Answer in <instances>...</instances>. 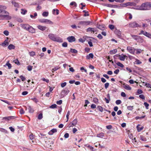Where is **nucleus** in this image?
<instances>
[{
	"instance_id": "f257e3e1",
	"label": "nucleus",
	"mask_w": 151,
	"mask_h": 151,
	"mask_svg": "<svg viewBox=\"0 0 151 151\" xmlns=\"http://www.w3.org/2000/svg\"><path fill=\"white\" fill-rule=\"evenodd\" d=\"M135 9L142 10H150L151 9V3L146 2L143 3L139 7Z\"/></svg>"
},
{
	"instance_id": "f03ea898",
	"label": "nucleus",
	"mask_w": 151,
	"mask_h": 151,
	"mask_svg": "<svg viewBox=\"0 0 151 151\" xmlns=\"http://www.w3.org/2000/svg\"><path fill=\"white\" fill-rule=\"evenodd\" d=\"M49 38L52 40L60 42H63V40L60 37H56L55 35L52 34H50L48 35Z\"/></svg>"
},
{
	"instance_id": "7ed1b4c3",
	"label": "nucleus",
	"mask_w": 151,
	"mask_h": 151,
	"mask_svg": "<svg viewBox=\"0 0 151 151\" xmlns=\"http://www.w3.org/2000/svg\"><path fill=\"white\" fill-rule=\"evenodd\" d=\"M3 13L4 15L0 14V17H3L1 19H6V20H10L11 19V17L9 15V13L6 11H3Z\"/></svg>"
},
{
	"instance_id": "20e7f679",
	"label": "nucleus",
	"mask_w": 151,
	"mask_h": 151,
	"mask_svg": "<svg viewBox=\"0 0 151 151\" xmlns=\"http://www.w3.org/2000/svg\"><path fill=\"white\" fill-rule=\"evenodd\" d=\"M91 22L90 21H82L79 22L78 27L80 28L81 26H87L89 25Z\"/></svg>"
},
{
	"instance_id": "39448f33",
	"label": "nucleus",
	"mask_w": 151,
	"mask_h": 151,
	"mask_svg": "<svg viewBox=\"0 0 151 151\" xmlns=\"http://www.w3.org/2000/svg\"><path fill=\"white\" fill-rule=\"evenodd\" d=\"M39 21L41 23H44L46 24H53V22L50 20L45 19H39Z\"/></svg>"
},
{
	"instance_id": "423d86ee",
	"label": "nucleus",
	"mask_w": 151,
	"mask_h": 151,
	"mask_svg": "<svg viewBox=\"0 0 151 151\" xmlns=\"http://www.w3.org/2000/svg\"><path fill=\"white\" fill-rule=\"evenodd\" d=\"M129 27L133 28L141 27V26L139 24L136 22L130 23L129 24Z\"/></svg>"
},
{
	"instance_id": "0eeeda50",
	"label": "nucleus",
	"mask_w": 151,
	"mask_h": 151,
	"mask_svg": "<svg viewBox=\"0 0 151 151\" xmlns=\"http://www.w3.org/2000/svg\"><path fill=\"white\" fill-rule=\"evenodd\" d=\"M69 92L70 91L68 88H65L64 90L62 91L61 95L62 96H63V97H64L68 94Z\"/></svg>"
},
{
	"instance_id": "6e6552de",
	"label": "nucleus",
	"mask_w": 151,
	"mask_h": 151,
	"mask_svg": "<svg viewBox=\"0 0 151 151\" xmlns=\"http://www.w3.org/2000/svg\"><path fill=\"white\" fill-rule=\"evenodd\" d=\"M14 119L15 117L14 116H9L4 117L2 119L5 120V121L4 122H8L11 119Z\"/></svg>"
},
{
	"instance_id": "1a4fd4ad",
	"label": "nucleus",
	"mask_w": 151,
	"mask_h": 151,
	"mask_svg": "<svg viewBox=\"0 0 151 151\" xmlns=\"http://www.w3.org/2000/svg\"><path fill=\"white\" fill-rule=\"evenodd\" d=\"M127 50L131 53L133 54L135 52V49L134 48L131 47H127Z\"/></svg>"
},
{
	"instance_id": "9d476101",
	"label": "nucleus",
	"mask_w": 151,
	"mask_h": 151,
	"mask_svg": "<svg viewBox=\"0 0 151 151\" xmlns=\"http://www.w3.org/2000/svg\"><path fill=\"white\" fill-rule=\"evenodd\" d=\"M29 24H20V26L21 27L27 30L29 27Z\"/></svg>"
},
{
	"instance_id": "9b49d317",
	"label": "nucleus",
	"mask_w": 151,
	"mask_h": 151,
	"mask_svg": "<svg viewBox=\"0 0 151 151\" xmlns=\"http://www.w3.org/2000/svg\"><path fill=\"white\" fill-rule=\"evenodd\" d=\"M67 40L70 42H74L76 40L74 37L73 36L69 37L67 38Z\"/></svg>"
},
{
	"instance_id": "f8f14e48",
	"label": "nucleus",
	"mask_w": 151,
	"mask_h": 151,
	"mask_svg": "<svg viewBox=\"0 0 151 151\" xmlns=\"http://www.w3.org/2000/svg\"><path fill=\"white\" fill-rule=\"evenodd\" d=\"M126 57H127L126 55H124L123 54L118 55L119 59L122 61H124Z\"/></svg>"
},
{
	"instance_id": "ddd939ff",
	"label": "nucleus",
	"mask_w": 151,
	"mask_h": 151,
	"mask_svg": "<svg viewBox=\"0 0 151 151\" xmlns=\"http://www.w3.org/2000/svg\"><path fill=\"white\" fill-rule=\"evenodd\" d=\"M9 44V42H8V39L7 38V39H6L3 43H1L0 45L3 47H6L8 46Z\"/></svg>"
},
{
	"instance_id": "4468645a",
	"label": "nucleus",
	"mask_w": 151,
	"mask_h": 151,
	"mask_svg": "<svg viewBox=\"0 0 151 151\" xmlns=\"http://www.w3.org/2000/svg\"><path fill=\"white\" fill-rule=\"evenodd\" d=\"M57 130L56 129L54 128L50 130L48 132V134L50 135H52L54 133L56 132Z\"/></svg>"
},
{
	"instance_id": "2eb2a0df",
	"label": "nucleus",
	"mask_w": 151,
	"mask_h": 151,
	"mask_svg": "<svg viewBox=\"0 0 151 151\" xmlns=\"http://www.w3.org/2000/svg\"><path fill=\"white\" fill-rule=\"evenodd\" d=\"M144 128V127L140 124H138L137 126V129L138 132H140Z\"/></svg>"
},
{
	"instance_id": "dca6fc26",
	"label": "nucleus",
	"mask_w": 151,
	"mask_h": 151,
	"mask_svg": "<svg viewBox=\"0 0 151 151\" xmlns=\"http://www.w3.org/2000/svg\"><path fill=\"white\" fill-rule=\"evenodd\" d=\"M86 31L87 32H91L94 33V32H96L97 30L93 28L89 27L87 29Z\"/></svg>"
},
{
	"instance_id": "f3484780",
	"label": "nucleus",
	"mask_w": 151,
	"mask_h": 151,
	"mask_svg": "<svg viewBox=\"0 0 151 151\" xmlns=\"http://www.w3.org/2000/svg\"><path fill=\"white\" fill-rule=\"evenodd\" d=\"M123 87L125 89L128 90H130L132 89V88L129 85L124 84L123 85Z\"/></svg>"
},
{
	"instance_id": "a211bd4d",
	"label": "nucleus",
	"mask_w": 151,
	"mask_h": 151,
	"mask_svg": "<svg viewBox=\"0 0 151 151\" xmlns=\"http://www.w3.org/2000/svg\"><path fill=\"white\" fill-rule=\"evenodd\" d=\"M6 66L8 67L9 69H11V68L12 66L11 64L9 63V61H7L5 65H4V67H6Z\"/></svg>"
},
{
	"instance_id": "6ab92c4d",
	"label": "nucleus",
	"mask_w": 151,
	"mask_h": 151,
	"mask_svg": "<svg viewBox=\"0 0 151 151\" xmlns=\"http://www.w3.org/2000/svg\"><path fill=\"white\" fill-rule=\"evenodd\" d=\"M97 109L99 111H101V112H103V111L104 110V111H108L109 112V113H110V111H108L107 110H106L105 109H103V107L102 106H98L97 107Z\"/></svg>"
},
{
	"instance_id": "aec40b11",
	"label": "nucleus",
	"mask_w": 151,
	"mask_h": 151,
	"mask_svg": "<svg viewBox=\"0 0 151 151\" xmlns=\"http://www.w3.org/2000/svg\"><path fill=\"white\" fill-rule=\"evenodd\" d=\"M37 27L38 29L42 31H44L47 28L46 27L40 25H38Z\"/></svg>"
},
{
	"instance_id": "412c9836",
	"label": "nucleus",
	"mask_w": 151,
	"mask_h": 151,
	"mask_svg": "<svg viewBox=\"0 0 151 151\" xmlns=\"http://www.w3.org/2000/svg\"><path fill=\"white\" fill-rule=\"evenodd\" d=\"M131 36L134 39L136 40H138L139 39H140V36H138L137 35H131Z\"/></svg>"
},
{
	"instance_id": "4be33fe9",
	"label": "nucleus",
	"mask_w": 151,
	"mask_h": 151,
	"mask_svg": "<svg viewBox=\"0 0 151 151\" xmlns=\"http://www.w3.org/2000/svg\"><path fill=\"white\" fill-rule=\"evenodd\" d=\"M27 31L33 33L35 32V30L31 26L29 25Z\"/></svg>"
},
{
	"instance_id": "5701e85b",
	"label": "nucleus",
	"mask_w": 151,
	"mask_h": 151,
	"mask_svg": "<svg viewBox=\"0 0 151 151\" xmlns=\"http://www.w3.org/2000/svg\"><path fill=\"white\" fill-rule=\"evenodd\" d=\"M93 53H90L86 56V58L87 59H89L90 58H93Z\"/></svg>"
},
{
	"instance_id": "b1692460",
	"label": "nucleus",
	"mask_w": 151,
	"mask_h": 151,
	"mask_svg": "<svg viewBox=\"0 0 151 151\" xmlns=\"http://www.w3.org/2000/svg\"><path fill=\"white\" fill-rule=\"evenodd\" d=\"M6 6L2 5H0V13L3 12V9H6Z\"/></svg>"
},
{
	"instance_id": "393cba45",
	"label": "nucleus",
	"mask_w": 151,
	"mask_h": 151,
	"mask_svg": "<svg viewBox=\"0 0 151 151\" xmlns=\"http://www.w3.org/2000/svg\"><path fill=\"white\" fill-rule=\"evenodd\" d=\"M104 136V133L102 132H100L99 134H98L97 135V137L102 138Z\"/></svg>"
},
{
	"instance_id": "a878e982",
	"label": "nucleus",
	"mask_w": 151,
	"mask_h": 151,
	"mask_svg": "<svg viewBox=\"0 0 151 151\" xmlns=\"http://www.w3.org/2000/svg\"><path fill=\"white\" fill-rule=\"evenodd\" d=\"M15 47V46L13 44H10L8 47V48L9 50H11L12 49H14Z\"/></svg>"
},
{
	"instance_id": "bb28decb",
	"label": "nucleus",
	"mask_w": 151,
	"mask_h": 151,
	"mask_svg": "<svg viewBox=\"0 0 151 151\" xmlns=\"http://www.w3.org/2000/svg\"><path fill=\"white\" fill-rule=\"evenodd\" d=\"M118 36H120L121 32L117 29L115 30L114 32Z\"/></svg>"
},
{
	"instance_id": "cd10ccee",
	"label": "nucleus",
	"mask_w": 151,
	"mask_h": 151,
	"mask_svg": "<svg viewBox=\"0 0 151 151\" xmlns=\"http://www.w3.org/2000/svg\"><path fill=\"white\" fill-rule=\"evenodd\" d=\"M144 35L147 37L148 38L151 39V35L149 33L145 32Z\"/></svg>"
},
{
	"instance_id": "c85d7f7f",
	"label": "nucleus",
	"mask_w": 151,
	"mask_h": 151,
	"mask_svg": "<svg viewBox=\"0 0 151 151\" xmlns=\"http://www.w3.org/2000/svg\"><path fill=\"white\" fill-rule=\"evenodd\" d=\"M140 139L143 141H146L147 140L146 138L142 135L140 136Z\"/></svg>"
},
{
	"instance_id": "c756f323",
	"label": "nucleus",
	"mask_w": 151,
	"mask_h": 151,
	"mask_svg": "<svg viewBox=\"0 0 151 151\" xmlns=\"http://www.w3.org/2000/svg\"><path fill=\"white\" fill-rule=\"evenodd\" d=\"M117 50L116 49H114L113 50H111L110 51L109 53L113 55V54H115L116 53V52H117Z\"/></svg>"
},
{
	"instance_id": "7c9ffc66",
	"label": "nucleus",
	"mask_w": 151,
	"mask_h": 151,
	"mask_svg": "<svg viewBox=\"0 0 151 151\" xmlns=\"http://www.w3.org/2000/svg\"><path fill=\"white\" fill-rule=\"evenodd\" d=\"M53 13L55 15H58L59 13V10L57 9H53Z\"/></svg>"
},
{
	"instance_id": "2f4dec72",
	"label": "nucleus",
	"mask_w": 151,
	"mask_h": 151,
	"mask_svg": "<svg viewBox=\"0 0 151 151\" xmlns=\"http://www.w3.org/2000/svg\"><path fill=\"white\" fill-rule=\"evenodd\" d=\"M97 27L102 30H104L105 29V28L104 26H103L100 25V24L98 25Z\"/></svg>"
},
{
	"instance_id": "473e14b6",
	"label": "nucleus",
	"mask_w": 151,
	"mask_h": 151,
	"mask_svg": "<svg viewBox=\"0 0 151 151\" xmlns=\"http://www.w3.org/2000/svg\"><path fill=\"white\" fill-rule=\"evenodd\" d=\"M12 3L14 5L15 7H19V5L18 3L15 2L14 1H12Z\"/></svg>"
},
{
	"instance_id": "72a5a7b5",
	"label": "nucleus",
	"mask_w": 151,
	"mask_h": 151,
	"mask_svg": "<svg viewBox=\"0 0 151 151\" xmlns=\"http://www.w3.org/2000/svg\"><path fill=\"white\" fill-rule=\"evenodd\" d=\"M48 12H44L42 14V15L45 17H47L48 15Z\"/></svg>"
},
{
	"instance_id": "f704fd0d",
	"label": "nucleus",
	"mask_w": 151,
	"mask_h": 151,
	"mask_svg": "<svg viewBox=\"0 0 151 151\" xmlns=\"http://www.w3.org/2000/svg\"><path fill=\"white\" fill-rule=\"evenodd\" d=\"M116 64L119 66L121 67V68H123L124 66L122 63L120 62H118L116 63Z\"/></svg>"
},
{
	"instance_id": "c9c22d12",
	"label": "nucleus",
	"mask_w": 151,
	"mask_h": 151,
	"mask_svg": "<svg viewBox=\"0 0 151 151\" xmlns=\"http://www.w3.org/2000/svg\"><path fill=\"white\" fill-rule=\"evenodd\" d=\"M28 109L29 110V112L30 113H33L34 112V110L33 109H32L30 106H29L28 108Z\"/></svg>"
},
{
	"instance_id": "e433bc0d",
	"label": "nucleus",
	"mask_w": 151,
	"mask_h": 151,
	"mask_svg": "<svg viewBox=\"0 0 151 151\" xmlns=\"http://www.w3.org/2000/svg\"><path fill=\"white\" fill-rule=\"evenodd\" d=\"M70 51L72 53H76L78 52V51L72 48H71L70 49Z\"/></svg>"
},
{
	"instance_id": "4c0bfd02",
	"label": "nucleus",
	"mask_w": 151,
	"mask_h": 151,
	"mask_svg": "<svg viewBox=\"0 0 151 151\" xmlns=\"http://www.w3.org/2000/svg\"><path fill=\"white\" fill-rule=\"evenodd\" d=\"M37 13L35 12L34 13V16L32 15L31 14L30 15V17L31 18H35L37 16Z\"/></svg>"
},
{
	"instance_id": "58836bf2",
	"label": "nucleus",
	"mask_w": 151,
	"mask_h": 151,
	"mask_svg": "<svg viewBox=\"0 0 151 151\" xmlns=\"http://www.w3.org/2000/svg\"><path fill=\"white\" fill-rule=\"evenodd\" d=\"M0 131L1 132H3L5 133H8V132L6 130L4 129H3V128H1L0 129Z\"/></svg>"
},
{
	"instance_id": "ea45409f",
	"label": "nucleus",
	"mask_w": 151,
	"mask_h": 151,
	"mask_svg": "<svg viewBox=\"0 0 151 151\" xmlns=\"http://www.w3.org/2000/svg\"><path fill=\"white\" fill-rule=\"evenodd\" d=\"M29 54L31 56H33L35 55V53L34 51H32L29 52Z\"/></svg>"
},
{
	"instance_id": "a19ab883",
	"label": "nucleus",
	"mask_w": 151,
	"mask_h": 151,
	"mask_svg": "<svg viewBox=\"0 0 151 151\" xmlns=\"http://www.w3.org/2000/svg\"><path fill=\"white\" fill-rule=\"evenodd\" d=\"M13 62L17 65H19L20 63L19 61L17 59H16L13 61Z\"/></svg>"
},
{
	"instance_id": "79ce46f5",
	"label": "nucleus",
	"mask_w": 151,
	"mask_h": 151,
	"mask_svg": "<svg viewBox=\"0 0 151 151\" xmlns=\"http://www.w3.org/2000/svg\"><path fill=\"white\" fill-rule=\"evenodd\" d=\"M70 5L71 6L74 5L75 7H76L77 6V4L76 3V2L74 1H73L71 2L70 4Z\"/></svg>"
},
{
	"instance_id": "37998d69",
	"label": "nucleus",
	"mask_w": 151,
	"mask_h": 151,
	"mask_svg": "<svg viewBox=\"0 0 151 151\" xmlns=\"http://www.w3.org/2000/svg\"><path fill=\"white\" fill-rule=\"evenodd\" d=\"M127 109L129 110H132L133 109V106H129L127 107Z\"/></svg>"
},
{
	"instance_id": "c03bdc74",
	"label": "nucleus",
	"mask_w": 151,
	"mask_h": 151,
	"mask_svg": "<svg viewBox=\"0 0 151 151\" xmlns=\"http://www.w3.org/2000/svg\"><path fill=\"white\" fill-rule=\"evenodd\" d=\"M109 28L111 30L114 29V26L113 24H109Z\"/></svg>"
},
{
	"instance_id": "a18cd8bd",
	"label": "nucleus",
	"mask_w": 151,
	"mask_h": 151,
	"mask_svg": "<svg viewBox=\"0 0 151 151\" xmlns=\"http://www.w3.org/2000/svg\"><path fill=\"white\" fill-rule=\"evenodd\" d=\"M42 113L40 114L38 116V119H41L42 118Z\"/></svg>"
},
{
	"instance_id": "49530a36",
	"label": "nucleus",
	"mask_w": 151,
	"mask_h": 151,
	"mask_svg": "<svg viewBox=\"0 0 151 151\" xmlns=\"http://www.w3.org/2000/svg\"><path fill=\"white\" fill-rule=\"evenodd\" d=\"M60 68H59L58 67H56L55 68H54L52 69V72L53 73L54 71H56L58 69Z\"/></svg>"
},
{
	"instance_id": "de8ad7c7",
	"label": "nucleus",
	"mask_w": 151,
	"mask_h": 151,
	"mask_svg": "<svg viewBox=\"0 0 151 151\" xmlns=\"http://www.w3.org/2000/svg\"><path fill=\"white\" fill-rule=\"evenodd\" d=\"M21 10H22L21 13L23 14H25L27 12L26 10L23 9H22Z\"/></svg>"
},
{
	"instance_id": "09e8293b",
	"label": "nucleus",
	"mask_w": 151,
	"mask_h": 151,
	"mask_svg": "<svg viewBox=\"0 0 151 151\" xmlns=\"http://www.w3.org/2000/svg\"><path fill=\"white\" fill-rule=\"evenodd\" d=\"M32 66L30 65H28L27 67V70L29 71H31L32 70Z\"/></svg>"
},
{
	"instance_id": "8fccbe9b",
	"label": "nucleus",
	"mask_w": 151,
	"mask_h": 151,
	"mask_svg": "<svg viewBox=\"0 0 151 151\" xmlns=\"http://www.w3.org/2000/svg\"><path fill=\"white\" fill-rule=\"evenodd\" d=\"M135 62L137 64H140L142 63V62L138 59L136 60Z\"/></svg>"
},
{
	"instance_id": "3c124183",
	"label": "nucleus",
	"mask_w": 151,
	"mask_h": 151,
	"mask_svg": "<svg viewBox=\"0 0 151 151\" xmlns=\"http://www.w3.org/2000/svg\"><path fill=\"white\" fill-rule=\"evenodd\" d=\"M145 116H142L141 117L137 116L135 117V119L137 120L138 119H142L144 118Z\"/></svg>"
},
{
	"instance_id": "603ef678",
	"label": "nucleus",
	"mask_w": 151,
	"mask_h": 151,
	"mask_svg": "<svg viewBox=\"0 0 151 151\" xmlns=\"http://www.w3.org/2000/svg\"><path fill=\"white\" fill-rule=\"evenodd\" d=\"M62 45L63 47H67V46H68V43L66 42H63L62 44Z\"/></svg>"
},
{
	"instance_id": "864d4df0",
	"label": "nucleus",
	"mask_w": 151,
	"mask_h": 151,
	"mask_svg": "<svg viewBox=\"0 0 151 151\" xmlns=\"http://www.w3.org/2000/svg\"><path fill=\"white\" fill-rule=\"evenodd\" d=\"M20 78L22 81H24L26 80V78L25 77L22 75L20 76Z\"/></svg>"
},
{
	"instance_id": "5fc2aeb1",
	"label": "nucleus",
	"mask_w": 151,
	"mask_h": 151,
	"mask_svg": "<svg viewBox=\"0 0 151 151\" xmlns=\"http://www.w3.org/2000/svg\"><path fill=\"white\" fill-rule=\"evenodd\" d=\"M145 86L148 88H151V85L149 83H146Z\"/></svg>"
},
{
	"instance_id": "6e6d98bb",
	"label": "nucleus",
	"mask_w": 151,
	"mask_h": 151,
	"mask_svg": "<svg viewBox=\"0 0 151 151\" xmlns=\"http://www.w3.org/2000/svg\"><path fill=\"white\" fill-rule=\"evenodd\" d=\"M121 101L119 100H117L116 101V104L117 105H119L121 104Z\"/></svg>"
},
{
	"instance_id": "4d7b16f0",
	"label": "nucleus",
	"mask_w": 151,
	"mask_h": 151,
	"mask_svg": "<svg viewBox=\"0 0 151 151\" xmlns=\"http://www.w3.org/2000/svg\"><path fill=\"white\" fill-rule=\"evenodd\" d=\"M66 85V83L65 82H64L61 83V86L62 87H64Z\"/></svg>"
},
{
	"instance_id": "13d9d810",
	"label": "nucleus",
	"mask_w": 151,
	"mask_h": 151,
	"mask_svg": "<svg viewBox=\"0 0 151 151\" xmlns=\"http://www.w3.org/2000/svg\"><path fill=\"white\" fill-rule=\"evenodd\" d=\"M89 103V102L88 101V100H86L85 101V104L84 105V107L87 106V104H88Z\"/></svg>"
},
{
	"instance_id": "bf43d9fd",
	"label": "nucleus",
	"mask_w": 151,
	"mask_h": 151,
	"mask_svg": "<svg viewBox=\"0 0 151 151\" xmlns=\"http://www.w3.org/2000/svg\"><path fill=\"white\" fill-rule=\"evenodd\" d=\"M144 104L146 108L147 109H148V107L149 105V104L147 102H144Z\"/></svg>"
},
{
	"instance_id": "052dcab7",
	"label": "nucleus",
	"mask_w": 151,
	"mask_h": 151,
	"mask_svg": "<svg viewBox=\"0 0 151 151\" xmlns=\"http://www.w3.org/2000/svg\"><path fill=\"white\" fill-rule=\"evenodd\" d=\"M57 106L56 104H54L51 105L50 106V108L52 109H54V108H56Z\"/></svg>"
},
{
	"instance_id": "680f3d73",
	"label": "nucleus",
	"mask_w": 151,
	"mask_h": 151,
	"mask_svg": "<svg viewBox=\"0 0 151 151\" xmlns=\"http://www.w3.org/2000/svg\"><path fill=\"white\" fill-rule=\"evenodd\" d=\"M4 34L6 36H8L9 34V32L8 31L5 30L4 32Z\"/></svg>"
},
{
	"instance_id": "e2e57ef3",
	"label": "nucleus",
	"mask_w": 151,
	"mask_h": 151,
	"mask_svg": "<svg viewBox=\"0 0 151 151\" xmlns=\"http://www.w3.org/2000/svg\"><path fill=\"white\" fill-rule=\"evenodd\" d=\"M29 137L30 139L32 140L33 139L34 137L32 134V133L29 135Z\"/></svg>"
},
{
	"instance_id": "0e129e2a",
	"label": "nucleus",
	"mask_w": 151,
	"mask_h": 151,
	"mask_svg": "<svg viewBox=\"0 0 151 151\" xmlns=\"http://www.w3.org/2000/svg\"><path fill=\"white\" fill-rule=\"evenodd\" d=\"M139 97L142 99H145V97L144 95L143 94H141L139 95Z\"/></svg>"
},
{
	"instance_id": "69168bd1",
	"label": "nucleus",
	"mask_w": 151,
	"mask_h": 151,
	"mask_svg": "<svg viewBox=\"0 0 151 151\" xmlns=\"http://www.w3.org/2000/svg\"><path fill=\"white\" fill-rule=\"evenodd\" d=\"M85 51L87 53H88L89 52V51L90 50V48L88 47H86L85 48Z\"/></svg>"
},
{
	"instance_id": "338daca9",
	"label": "nucleus",
	"mask_w": 151,
	"mask_h": 151,
	"mask_svg": "<svg viewBox=\"0 0 151 151\" xmlns=\"http://www.w3.org/2000/svg\"><path fill=\"white\" fill-rule=\"evenodd\" d=\"M137 93L139 94H140L143 93V91L139 89L137 91Z\"/></svg>"
},
{
	"instance_id": "774afa93",
	"label": "nucleus",
	"mask_w": 151,
	"mask_h": 151,
	"mask_svg": "<svg viewBox=\"0 0 151 151\" xmlns=\"http://www.w3.org/2000/svg\"><path fill=\"white\" fill-rule=\"evenodd\" d=\"M62 100H60L59 101H58L56 102V103L58 105H60L62 104Z\"/></svg>"
}]
</instances>
